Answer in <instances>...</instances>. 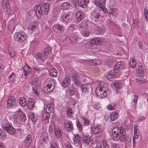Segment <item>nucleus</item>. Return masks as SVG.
Here are the masks:
<instances>
[{"label":"nucleus","mask_w":148,"mask_h":148,"mask_svg":"<svg viewBox=\"0 0 148 148\" xmlns=\"http://www.w3.org/2000/svg\"><path fill=\"white\" fill-rule=\"evenodd\" d=\"M133 101L135 104H136L138 99V97L136 95H134V97H133Z\"/></svg>","instance_id":"nucleus-59"},{"label":"nucleus","mask_w":148,"mask_h":148,"mask_svg":"<svg viewBox=\"0 0 148 148\" xmlns=\"http://www.w3.org/2000/svg\"><path fill=\"white\" fill-rule=\"evenodd\" d=\"M104 85L99 86L95 90V93L97 96L100 98H104L106 97L107 93Z\"/></svg>","instance_id":"nucleus-3"},{"label":"nucleus","mask_w":148,"mask_h":148,"mask_svg":"<svg viewBox=\"0 0 148 148\" xmlns=\"http://www.w3.org/2000/svg\"><path fill=\"white\" fill-rule=\"evenodd\" d=\"M101 16L96 11L93 10L92 12L91 16V20L93 23L99 21Z\"/></svg>","instance_id":"nucleus-9"},{"label":"nucleus","mask_w":148,"mask_h":148,"mask_svg":"<svg viewBox=\"0 0 148 148\" xmlns=\"http://www.w3.org/2000/svg\"><path fill=\"white\" fill-rule=\"evenodd\" d=\"M71 6L70 3L67 1L63 3L60 6V9L64 10H69Z\"/></svg>","instance_id":"nucleus-22"},{"label":"nucleus","mask_w":148,"mask_h":148,"mask_svg":"<svg viewBox=\"0 0 148 148\" xmlns=\"http://www.w3.org/2000/svg\"><path fill=\"white\" fill-rule=\"evenodd\" d=\"M66 114L69 116H71L73 113L72 112V109L71 107H68L67 108Z\"/></svg>","instance_id":"nucleus-48"},{"label":"nucleus","mask_w":148,"mask_h":148,"mask_svg":"<svg viewBox=\"0 0 148 148\" xmlns=\"http://www.w3.org/2000/svg\"><path fill=\"white\" fill-rule=\"evenodd\" d=\"M51 48L49 47H47L44 50L43 53H44L45 54H46V55H47L48 56L49 54L51 53Z\"/></svg>","instance_id":"nucleus-40"},{"label":"nucleus","mask_w":148,"mask_h":148,"mask_svg":"<svg viewBox=\"0 0 148 148\" xmlns=\"http://www.w3.org/2000/svg\"><path fill=\"white\" fill-rule=\"evenodd\" d=\"M120 74V72L119 70H115V69L110 71V72L107 73L106 77L108 79L111 80V79L116 78L118 77Z\"/></svg>","instance_id":"nucleus-5"},{"label":"nucleus","mask_w":148,"mask_h":148,"mask_svg":"<svg viewBox=\"0 0 148 148\" xmlns=\"http://www.w3.org/2000/svg\"><path fill=\"white\" fill-rule=\"evenodd\" d=\"M44 113L42 116V118L45 121H47L48 122L49 119L50 117V113Z\"/></svg>","instance_id":"nucleus-41"},{"label":"nucleus","mask_w":148,"mask_h":148,"mask_svg":"<svg viewBox=\"0 0 148 148\" xmlns=\"http://www.w3.org/2000/svg\"><path fill=\"white\" fill-rule=\"evenodd\" d=\"M24 146L26 148H29L32 143V138L31 136L28 134L24 141Z\"/></svg>","instance_id":"nucleus-13"},{"label":"nucleus","mask_w":148,"mask_h":148,"mask_svg":"<svg viewBox=\"0 0 148 148\" xmlns=\"http://www.w3.org/2000/svg\"><path fill=\"white\" fill-rule=\"evenodd\" d=\"M41 60L43 61L47 59L48 56L47 55H46V54H45L44 53H43L42 54H41Z\"/></svg>","instance_id":"nucleus-54"},{"label":"nucleus","mask_w":148,"mask_h":148,"mask_svg":"<svg viewBox=\"0 0 148 148\" xmlns=\"http://www.w3.org/2000/svg\"><path fill=\"white\" fill-rule=\"evenodd\" d=\"M92 132L94 134H98V135L96 136L97 138H100L101 136V129L98 126L95 125L92 127Z\"/></svg>","instance_id":"nucleus-11"},{"label":"nucleus","mask_w":148,"mask_h":148,"mask_svg":"<svg viewBox=\"0 0 148 148\" xmlns=\"http://www.w3.org/2000/svg\"><path fill=\"white\" fill-rule=\"evenodd\" d=\"M35 105L34 100L32 99H29L27 103V107L29 110H31L33 108Z\"/></svg>","instance_id":"nucleus-24"},{"label":"nucleus","mask_w":148,"mask_h":148,"mask_svg":"<svg viewBox=\"0 0 148 148\" xmlns=\"http://www.w3.org/2000/svg\"><path fill=\"white\" fill-rule=\"evenodd\" d=\"M36 25L35 23H31L29 25L28 27L30 29L32 30V31L35 29L36 28Z\"/></svg>","instance_id":"nucleus-43"},{"label":"nucleus","mask_w":148,"mask_h":148,"mask_svg":"<svg viewBox=\"0 0 148 148\" xmlns=\"http://www.w3.org/2000/svg\"><path fill=\"white\" fill-rule=\"evenodd\" d=\"M53 28L54 31L56 32H61L64 29L63 27L60 24L55 25Z\"/></svg>","instance_id":"nucleus-25"},{"label":"nucleus","mask_w":148,"mask_h":148,"mask_svg":"<svg viewBox=\"0 0 148 148\" xmlns=\"http://www.w3.org/2000/svg\"><path fill=\"white\" fill-rule=\"evenodd\" d=\"M19 103L20 105L23 107H24L27 105V102L25 99L23 101H19Z\"/></svg>","instance_id":"nucleus-56"},{"label":"nucleus","mask_w":148,"mask_h":148,"mask_svg":"<svg viewBox=\"0 0 148 148\" xmlns=\"http://www.w3.org/2000/svg\"><path fill=\"white\" fill-rule=\"evenodd\" d=\"M83 120L84 125H88L89 124V121L86 117H83Z\"/></svg>","instance_id":"nucleus-52"},{"label":"nucleus","mask_w":148,"mask_h":148,"mask_svg":"<svg viewBox=\"0 0 148 148\" xmlns=\"http://www.w3.org/2000/svg\"><path fill=\"white\" fill-rule=\"evenodd\" d=\"M41 138L44 142H47L49 141V138L47 134L45 132H44L41 136Z\"/></svg>","instance_id":"nucleus-33"},{"label":"nucleus","mask_w":148,"mask_h":148,"mask_svg":"<svg viewBox=\"0 0 148 148\" xmlns=\"http://www.w3.org/2000/svg\"><path fill=\"white\" fill-rule=\"evenodd\" d=\"M105 28L103 26H97L96 27L95 32L97 34H103L105 32Z\"/></svg>","instance_id":"nucleus-18"},{"label":"nucleus","mask_w":148,"mask_h":148,"mask_svg":"<svg viewBox=\"0 0 148 148\" xmlns=\"http://www.w3.org/2000/svg\"><path fill=\"white\" fill-rule=\"evenodd\" d=\"M55 80L53 78H49L46 81L44 84V91L46 93H48L53 90L55 87Z\"/></svg>","instance_id":"nucleus-1"},{"label":"nucleus","mask_w":148,"mask_h":148,"mask_svg":"<svg viewBox=\"0 0 148 148\" xmlns=\"http://www.w3.org/2000/svg\"><path fill=\"white\" fill-rule=\"evenodd\" d=\"M34 10L37 15L41 16L42 12L41 8L39 5H36L34 7Z\"/></svg>","instance_id":"nucleus-20"},{"label":"nucleus","mask_w":148,"mask_h":148,"mask_svg":"<svg viewBox=\"0 0 148 148\" xmlns=\"http://www.w3.org/2000/svg\"><path fill=\"white\" fill-rule=\"evenodd\" d=\"M123 130H124L123 127H121L119 128L117 127H115L112 130V135L114 139L119 137L121 134V132Z\"/></svg>","instance_id":"nucleus-8"},{"label":"nucleus","mask_w":148,"mask_h":148,"mask_svg":"<svg viewBox=\"0 0 148 148\" xmlns=\"http://www.w3.org/2000/svg\"><path fill=\"white\" fill-rule=\"evenodd\" d=\"M53 104L52 103H49L47 105L46 104V106L45 105L44 110L45 112L50 113L52 112L53 110Z\"/></svg>","instance_id":"nucleus-16"},{"label":"nucleus","mask_w":148,"mask_h":148,"mask_svg":"<svg viewBox=\"0 0 148 148\" xmlns=\"http://www.w3.org/2000/svg\"><path fill=\"white\" fill-rule=\"evenodd\" d=\"M72 2L74 6H76L78 5L83 8H86V3H87L83 0H72Z\"/></svg>","instance_id":"nucleus-10"},{"label":"nucleus","mask_w":148,"mask_h":148,"mask_svg":"<svg viewBox=\"0 0 148 148\" xmlns=\"http://www.w3.org/2000/svg\"><path fill=\"white\" fill-rule=\"evenodd\" d=\"M118 113L116 110H115L112 112L110 116L111 119L112 121H114L117 118Z\"/></svg>","instance_id":"nucleus-30"},{"label":"nucleus","mask_w":148,"mask_h":148,"mask_svg":"<svg viewBox=\"0 0 148 148\" xmlns=\"http://www.w3.org/2000/svg\"><path fill=\"white\" fill-rule=\"evenodd\" d=\"M15 132L16 130L13 127H10V129L6 132L11 135H13L15 133Z\"/></svg>","instance_id":"nucleus-46"},{"label":"nucleus","mask_w":148,"mask_h":148,"mask_svg":"<svg viewBox=\"0 0 148 148\" xmlns=\"http://www.w3.org/2000/svg\"><path fill=\"white\" fill-rule=\"evenodd\" d=\"M62 15L61 16L62 19L66 22H70L72 20V16L69 14H67L66 12H63L62 13Z\"/></svg>","instance_id":"nucleus-15"},{"label":"nucleus","mask_w":148,"mask_h":148,"mask_svg":"<svg viewBox=\"0 0 148 148\" xmlns=\"http://www.w3.org/2000/svg\"><path fill=\"white\" fill-rule=\"evenodd\" d=\"M71 78V77L70 75H68L64 79L62 80V84L64 87H66L69 84L70 81V78Z\"/></svg>","instance_id":"nucleus-23"},{"label":"nucleus","mask_w":148,"mask_h":148,"mask_svg":"<svg viewBox=\"0 0 148 148\" xmlns=\"http://www.w3.org/2000/svg\"><path fill=\"white\" fill-rule=\"evenodd\" d=\"M24 71L25 72V74L26 75H28L30 71L29 70V66L27 65L24 67Z\"/></svg>","instance_id":"nucleus-49"},{"label":"nucleus","mask_w":148,"mask_h":148,"mask_svg":"<svg viewBox=\"0 0 148 148\" xmlns=\"http://www.w3.org/2000/svg\"><path fill=\"white\" fill-rule=\"evenodd\" d=\"M134 132V136L133 137L135 138L136 139H137L138 138L140 134L139 132Z\"/></svg>","instance_id":"nucleus-58"},{"label":"nucleus","mask_w":148,"mask_h":148,"mask_svg":"<svg viewBox=\"0 0 148 148\" xmlns=\"http://www.w3.org/2000/svg\"><path fill=\"white\" fill-rule=\"evenodd\" d=\"M2 127L3 128V130H5L6 132L10 129V127H13L9 124L6 123L3 125H2Z\"/></svg>","instance_id":"nucleus-38"},{"label":"nucleus","mask_w":148,"mask_h":148,"mask_svg":"<svg viewBox=\"0 0 148 148\" xmlns=\"http://www.w3.org/2000/svg\"><path fill=\"white\" fill-rule=\"evenodd\" d=\"M51 148H58V145L55 142H52L51 145Z\"/></svg>","instance_id":"nucleus-55"},{"label":"nucleus","mask_w":148,"mask_h":148,"mask_svg":"<svg viewBox=\"0 0 148 148\" xmlns=\"http://www.w3.org/2000/svg\"><path fill=\"white\" fill-rule=\"evenodd\" d=\"M71 77L72 80L75 84L77 86H79L81 84V81L80 78V75L76 72H74L72 74Z\"/></svg>","instance_id":"nucleus-7"},{"label":"nucleus","mask_w":148,"mask_h":148,"mask_svg":"<svg viewBox=\"0 0 148 148\" xmlns=\"http://www.w3.org/2000/svg\"><path fill=\"white\" fill-rule=\"evenodd\" d=\"M144 13L145 18L147 20L148 19V10L146 8H145Z\"/></svg>","instance_id":"nucleus-57"},{"label":"nucleus","mask_w":148,"mask_h":148,"mask_svg":"<svg viewBox=\"0 0 148 148\" xmlns=\"http://www.w3.org/2000/svg\"><path fill=\"white\" fill-rule=\"evenodd\" d=\"M20 114L19 115V118L20 119L25 120L26 119V117L25 114H23L21 112H20Z\"/></svg>","instance_id":"nucleus-50"},{"label":"nucleus","mask_w":148,"mask_h":148,"mask_svg":"<svg viewBox=\"0 0 148 148\" xmlns=\"http://www.w3.org/2000/svg\"><path fill=\"white\" fill-rule=\"evenodd\" d=\"M90 31L88 30H83L81 31V34L84 37H87L88 36L90 35Z\"/></svg>","instance_id":"nucleus-31"},{"label":"nucleus","mask_w":148,"mask_h":148,"mask_svg":"<svg viewBox=\"0 0 148 148\" xmlns=\"http://www.w3.org/2000/svg\"><path fill=\"white\" fill-rule=\"evenodd\" d=\"M114 87L117 89H121L122 87V84L121 82H116L114 83Z\"/></svg>","instance_id":"nucleus-45"},{"label":"nucleus","mask_w":148,"mask_h":148,"mask_svg":"<svg viewBox=\"0 0 148 148\" xmlns=\"http://www.w3.org/2000/svg\"><path fill=\"white\" fill-rule=\"evenodd\" d=\"M15 40L20 43L23 42L26 38V34L24 33L18 32L15 34Z\"/></svg>","instance_id":"nucleus-6"},{"label":"nucleus","mask_w":148,"mask_h":148,"mask_svg":"<svg viewBox=\"0 0 148 148\" xmlns=\"http://www.w3.org/2000/svg\"><path fill=\"white\" fill-rule=\"evenodd\" d=\"M69 92L71 95H74L77 92V90L76 89L75 90L71 89L69 90Z\"/></svg>","instance_id":"nucleus-62"},{"label":"nucleus","mask_w":148,"mask_h":148,"mask_svg":"<svg viewBox=\"0 0 148 148\" xmlns=\"http://www.w3.org/2000/svg\"><path fill=\"white\" fill-rule=\"evenodd\" d=\"M83 141L84 143L88 144L89 143L88 140V138L86 136H84L82 138Z\"/></svg>","instance_id":"nucleus-51"},{"label":"nucleus","mask_w":148,"mask_h":148,"mask_svg":"<svg viewBox=\"0 0 148 148\" xmlns=\"http://www.w3.org/2000/svg\"><path fill=\"white\" fill-rule=\"evenodd\" d=\"M70 40L71 42L73 44H76L77 41V38L74 34H71L69 36Z\"/></svg>","instance_id":"nucleus-26"},{"label":"nucleus","mask_w":148,"mask_h":148,"mask_svg":"<svg viewBox=\"0 0 148 148\" xmlns=\"http://www.w3.org/2000/svg\"><path fill=\"white\" fill-rule=\"evenodd\" d=\"M136 70L138 74L140 75V76H143V74L145 73L146 71L144 65L140 64L136 67Z\"/></svg>","instance_id":"nucleus-12"},{"label":"nucleus","mask_w":148,"mask_h":148,"mask_svg":"<svg viewBox=\"0 0 148 148\" xmlns=\"http://www.w3.org/2000/svg\"><path fill=\"white\" fill-rule=\"evenodd\" d=\"M119 139L121 142H125L126 146H130L131 144V139L126 134V132L125 130H123L121 134L119 136Z\"/></svg>","instance_id":"nucleus-4"},{"label":"nucleus","mask_w":148,"mask_h":148,"mask_svg":"<svg viewBox=\"0 0 148 148\" xmlns=\"http://www.w3.org/2000/svg\"><path fill=\"white\" fill-rule=\"evenodd\" d=\"M114 148H120V145L119 144L113 143L112 145Z\"/></svg>","instance_id":"nucleus-61"},{"label":"nucleus","mask_w":148,"mask_h":148,"mask_svg":"<svg viewBox=\"0 0 148 148\" xmlns=\"http://www.w3.org/2000/svg\"><path fill=\"white\" fill-rule=\"evenodd\" d=\"M106 42V40L102 38H96L91 39L90 42H88L86 45V48L92 49L93 44L96 45H102L104 44Z\"/></svg>","instance_id":"nucleus-2"},{"label":"nucleus","mask_w":148,"mask_h":148,"mask_svg":"<svg viewBox=\"0 0 148 148\" xmlns=\"http://www.w3.org/2000/svg\"><path fill=\"white\" fill-rule=\"evenodd\" d=\"M49 4L48 3H44L43 5V11L45 14H48L49 11Z\"/></svg>","instance_id":"nucleus-28"},{"label":"nucleus","mask_w":148,"mask_h":148,"mask_svg":"<svg viewBox=\"0 0 148 148\" xmlns=\"http://www.w3.org/2000/svg\"><path fill=\"white\" fill-rule=\"evenodd\" d=\"M136 64V62L135 59H131L130 61V66L132 68H134Z\"/></svg>","instance_id":"nucleus-37"},{"label":"nucleus","mask_w":148,"mask_h":148,"mask_svg":"<svg viewBox=\"0 0 148 148\" xmlns=\"http://www.w3.org/2000/svg\"><path fill=\"white\" fill-rule=\"evenodd\" d=\"M15 100L13 97H10L7 101V108H9L12 107L15 104Z\"/></svg>","instance_id":"nucleus-17"},{"label":"nucleus","mask_w":148,"mask_h":148,"mask_svg":"<svg viewBox=\"0 0 148 148\" xmlns=\"http://www.w3.org/2000/svg\"><path fill=\"white\" fill-rule=\"evenodd\" d=\"M29 116L32 121L34 122H36L37 120V117L33 113H30L29 114Z\"/></svg>","instance_id":"nucleus-34"},{"label":"nucleus","mask_w":148,"mask_h":148,"mask_svg":"<svg viewBox=\"0 0 148 148\" xmlns=\"http://www.w3.org/2000/svg\"><path fill=\"white\" fill-rule=\"evenodd\" d=\"M95 4L97 6L99 7L105 13H107L108 12V10L103 5L97 0L94 1Z\"/></svg>","instance_id":"nucleus-21"},{"label":"nucleus","mask_w":148,"mask_h":148,"mask_svg":"<svg viewBox=\"0 0 148 148\" xmlns=\"http://www.w3.org/2000/svg\"><path fill=\"white\" fill-rule=\"evenodd\" d=\"M100 147L101 148H108V145L106 141L104 140L101 142Z\"/></svg>","instance_id":"nucleus-36"},{"label":"nucleus","mask_w":148,"mask_h":148,"mask_svg":"<svg viewBox=\"0 0 148 148\" xmlns=\"http://www.w3.org/2000/svg\"><path fill=\"white\" fill-rule=\"evenodd\" d=\"M81 88L83 92H85L88 91L90 89L91 87L89 85L86 84H84L81 85Z\"/></svg>","instance_id":"nucleus-27"},{"label":"nucleus","mask_w":148,"mask_h":148,"mask_svg":"<svg viewBox=\"0 0 148 148\" xmlns=\"http://www.w3.org/2000/svg\"><path fill=\"white\" fill-rule=\"evenodd\" d=\"M55 135L57 136L58 138L61 137L62 134L60 129H55Z\"/></svg>","instance_id":"nucleus-47"},{"label":"nucleus","mask_w":148,"mask_h":148,"mask_svg":"<svg viewBox=\"0 0 148 148\" xmlns=\"http://www.w3.org/2000/svg\"><path fill=\"white\" fill-rule=\"evenodd\" d=\"M9 0H2V6L5 12L7 11L9 7Z\"/></svg>","instance_id":"nucleus-19"},{"label":"nucleus","mask_w":148,"mask_h":148,"mask_svg":"<svg viewBox=\"0 0 148 148\" xmlns=\"http://www.w3.org/2000/svg\"><path fill=\"white\" fill-rule=\"evenodd\" d=\"M88 24L85 21H83L82 23L79 24V27L82 28L86 29L87 27Z\"/></svg>","instance_id":"nucleus-44"},{"label":"nucleus","mask_w":148,"mask_h":148,"mask_svg":"<svg viewBox=\"0 0 148 148\" xmlns=\"http://www.w3.org/2000/svg\"><path fill=\"white\" fill-rule=\"evenodd\" d=\"M77 21L79 22L82 20L84 18V16L80 12H77L76 15Z\"/></svg>","instance_id":"nucleus-29"},{"label":"nucleus","mask_w":148,"mask_h":148,"mask_svg":"<svg viewBox=\"0 0 148 148\" xmlns=\"http://www.w3.org/2000/svg\"><path fill=\"white\" fill-rule=\"evenodd\" d=\"M41 53H37L35 55V58L36 59L41 60Z\"/></svg>","instance_id":"nucleus-60"},{"label":"nucleus","mask_w":148,"mask_h":148,"mask_svg":"<svg viewBox=\"0 0 148 148\" xmlns=\"http://www.w3.org/2000/svg\"><path fill=\"white\" fill-rule=\"evenodd\" d=\"M115 66L114 69L115 68L116 70H117L118 69H122L123 68V64H122L121 62H118L115 65Z\"/></svg>","instance_id":"nucleus-35"},{"label":"nucleus","mask_w":148,"mask_h":148,"mask_svg":"<svg viewBox=\"0 0 148 148\" xmlns=\"http://www.w3.org/2000/svg\"><path fill=\"white\" fill-rule=\"evenodd\" d=\"M15 76L14 74H12L10 75L9 77V79L11 80V81H13L14 79Z\"/></svg>","instance_id":"nucleus-63"},{"label":"nucleus","mask_w":148,"mask_h":148,"mask_svg":"<svg viewBox=\"0 0 148 148\" xmlns=\"http://www.w3.org/2000/svg\"><path fill=\"white\" fill-rule=\"evenodd\" d=\"M81 140V138L78 134L75 136V138L73 139V141L75 144L79 143Z\"/></svg>","instance_id":"nucleus-39"},{"label":"nucleus","mask_w":148,"mask_h":148,"mask_svg":"<svg viewBox=\"0 0 148 148\" xmlns=\"http://www.w3.org/2000/svg\"><path fill=\"white\" fill-rule=\"evenodd\" d=\"M49 75L53 77H56L57 76V71L55 69H52L49 71Z\"/></svg>","instance_id":"nucleus-32"},{"label":"nucleus","mask_w":148,"mask_h":148,"mask_svg":"<svg viewBox=\"0 0 148 148\" xmlns=\"http://www.w3.org/2000/svg\"><path fill=\"white\" fill-rule=\"evenodd\" d=\"M8 53L10 56L11 57H13L15 55V53L13 51H8Z\"/></svg>","instance_id":"nucleus-64"},{"label":"nucleus","mask_w":148,"mask_h":148,"mask_svg":"<svg viewBox=\"0 0 148 148\" xmlns=\"http://www.w3.org/2000/svg\"><path fill=\"white\" fill-rule=\"evenodd\" d=\"M33 13V10L32 9H27V13L26 14V16H30Z\"/></svg>","instance_id":"nucleus-53"},{"label":"nucleus","mask_w":148,"mask_h":148,"mask_svg":"<svg viewBox=\"0 0 148 148\" xmlns=\"http://www.w3.org/2000/svg\"><path fill=\"white\" fill-rule=\"evenodd\" d=\"M64 124L65 128L68 132L71 131L73 130V124L71 121H66Z\"/></svg>","instance_id":"nucleus-14"},{"label":"nucleus","mask_w":148,"mask_h":148,"mask_svg":"<svg viewBox=\"0 0 148 148\" xmlns=\"http://www.w3.org/2000/svg\"><path fill=\"white\" fill-rule=\"evenodd\" d=\"M143 76H140V75H138V77L136 79V81L139 84H141L143 83L144 80V79L142 77Z\"/></svg>","instance_id":"nucleus-42"}]
</instances>
